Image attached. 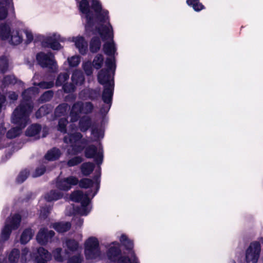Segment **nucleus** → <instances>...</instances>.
Wrapping results in <instances>:
<instances>
[{"mask_svg":"<svg viewBox=\"0 0 263 263\" xmlns=\"http://www.w3.org/2000/svg\"><path fill=\"white\" fill-rule=\"evenodd\" d=\"M83 93L86 95L89 99L92 100L97 99L100 96L99 90L91 89H84L81 92V95Z\"/></svg>","mask_w":263,"mask_h":263,"instance_id":"30","label":"nucleus"},{"mask_svg":"<svg viewBox=\"0 0 263 263\" xmlns=\"http://www.w3.org/2000/svg\"><path fill=\"white\" fill-rule=\"evenodd\" d=\"M74 220L78 227H81L83 223V219L80 217H76Z\"/></svg>","mask_w":263,"mask_h":263,"instance_id":"59","label":"nucleus"},{"mask_svg":"<svg viewBox=\"0 0 263 263\" xmlns=\"http://www.w3.org/2000/svg\"><path fill=\"white\" fill-rule=\"evenodd\" d=\"M52 227L57 231L63 233L70 229L71 223L69 222L55 223L52 224Z\"/></svg>","mask_w":263,"mask_h":263,"instance_id":"23","label":"nucleus"},{"mask_svg":"<svg viewBox=\"0 0 263 263\" xmlns=\"http://www.w3.org/2000/svg\"><path fill=\"white\" fill-rule=\"evenodd\" d=\"M101 42L99 37H93L90 42L89 49L91 52H97L100 49Z\"/></svg>","mask_w":263,"mask_h":263,"instance_id":"24","label":"nucleus"},{"mask_svg":"<svg viewBox=\"0 0 263 263\" xmlns=\"http://www.w3.org/2000/svg\"><path fill=\"white\" fill-rule=\"evenodd\" d=\"M92 136V141H97L102 139L104 137V133L102 130L98 128H93L91 130Z\"/></svg>","mask_w":263,"mask_h":263,"instance_id":"35","label":"nucleus"},{"mask_svg":"<svg viewBox=\"0 0 263 263\" xmlns=\"http://www.w3.org/2000/svg\"><path fill=\"white\" fill-rule=\"evenodd\" d=\"M67 61L70 67H76L80 62V57L78 55L72 56L68 58Z\"/></svg>","mask_w":263,"mask_h":263,"instance_id":"45","label":"nucleus"},{"mask_svg":"<svg viewBox=\"0 0 263 263\" xmlns=\"http://www.w3.org/2000/svg\"><path fill=\"white\" fill-rule=\"evenodd\" d=\"M91 125V120L88 117L82 118L79 121V128L82 132H86Z\"/></svg>","mask_w":263,"mask_h":263,"instance_id":"27","label":"nucleus"},{"mask_svg":"<svg viewBox=\"0 0 263 263\" xmlns=\"http://www.w3.org/2000/svg\"><path fill=\"white\" fill-rule=\"evenodd\" d=\"M33 84L34 86H38L40 88L42 89H49L53 87L54 83V81L52 80L49 82L42 81L39 83L33 82Z\"/></svg>","mask_w":263,"mask_h":263,"instance_id":"40","label":"nucleus"},{"mask_svg":"<svg viewBox=\"0 0 263 263\" xmlns=\"http://www.w3.org/2000/svg\"><path fill=\"white\" fill-rule=\"evenodd\" d=\"M29 174V171L25 169L21 171L16 178V181L21 183L23 182L28 177Z\"/></svg>","mask_w":263,"mask_h":263,"instance_id":"44","label":"nucleus"},{"mask_svg":"<svg viewBox=\"0 0 263 263\" xmlns=\"http://www.w3.org/2000/svg\"><path fill=\"white\" fill-rule=\"evenodd\" d=\"M21 220V217L17 214L7 219L5 227L2 231L0 237V246L8 239L12 230H15L18 228Z\"/></svg>","mask_w":263,"mask_h":263,"instance_id":"6","label":"nucleus"},{"mask_svg":"<svg viewBox=\"0 0 263 263\" xmlns=\"http://www.w3.org/2000/svg\"><path fill=\"white\" fill-rule=\"evenodd\" d=\"M61 248H57L52 252L53 257L57 261H62L63 260V258L61 255Z\"/></svg>","mask_w":263,"mask_h":263,"instance_id":"52","label":"nucleus"},{"mask_svg":"<svg viewBox=\"0 0 263 263\" xmlns=\"http://www.w3.org/2000/svg\"><path fill=\"white\" fill-rule=\"evenodd\" d=\"M79 181L77 177L70 176L67 178L58 179L57 181L56 186L58 189L63 191H68L72 185L78 184Z\"/></svg>","mask_w":263,"mask_h":263,"instance_id":"14","label":"nucleus"},{"mask_svg":"<svg viewBox=\"0 0 263 263\" xmlns=\"http://www.w3.org/2000/svg\"><path fill=\"white\" fill-rule=\"evenodd\" d=\"M105 66L106 69L101 70L98 74L99 82L104 85L102 97L106 105L100 109L102 114H105L109 111L111 104L114 89V77L116 70L114 58H107Z\"/></svg>","mask_w":263,"mask_h":263,"instance_id":"3","label":"nucleus"},{"mask_svg":"<svg viewBox=\"0 0 263 263\" xmlns=\"http://www.w3.org/2000/svg\"><path fill=\"white\" fill-rule=\"evenodd\" d=\"M117 263H138V261L134 252H132V259H129L127 257L121 256Z\"/></svg>","mask_w":263,"mask_h":263,"instance_id":"39","label":"nucleus"},{"mask_svg":"<svg viewBox=\"0 0 263 263\" xmlns=\"http://www.w3.org/2000/svg\"><path fill=\"white\" fill-rule=\"evenodd\" d=\"M113 246L109 248L107 252V256L111 261H115L117 256L120 253L119 243L116 242L112 243Z\"/></svg>","mask_w":263,"mask_h":263,"instance_id":"21","label":"nucleus"},{"mask_svg":"<svg viewBox=\"0 0 263 263\" xmlns=\"http://www.w3.org/2000/svg\"><path fill=\"white\" fill-rule=\"evenodd\" d=\"M66 245L70 251L76 250L78 248V243L73 239H69L66 241Z\"/></svg>","mask_w":263,"mask_h":263,"instance_id":"49","label":"nucleus"},{"mask_svg":"<svg viewBox=\"0 0 263 263\" xmlns=\"http://www.w3.org/2000/svg\"><path fill=\"white\" fill-rule=\"evenodd\" d=\"M39 93L38 88L32 87L25 90L22 93L23 99L20 105L13 111L11 122L16 125L7 133V137L14 138L21 133L29 121V116L32 111L33 105L31 101L33 96Z\"/></svg>","mask_w":263,"mask_h":263,"instance_id":"1","label":"nucleus"},{"mask_svg":"<svg viewBox=\"0 0 263 263\" xmlns=\"http://www.w3.org/2000/svg\"><path fill=\"white\" fill-rule=\"evenodd\" d=\"M36 60L42 67L48 68L53 72L57 71L58 65L55 61L54 55L51 52L47 53L42 52L37 53Z\"/></svg>","mask_w":263,"mask_h":263,"instance_id":"9","label":"nucleus"},{"mask_svg":"<svg viewBox=\"0 0 263 263\" xmlns=\"http://www.w3.org/2000/svg\"><path fill=\"white\" fill-rule=\"evenodd\" d=\"M49 212L48 210H47V212H46L45 209L43 208L41 211L40 216L42 218H45L47 217V215H48V214L49 213Z\"/></svg>","mask_w":263,"mask_h":263,"instance_id":"58","label":"nucleus"},{"mask_svg":"<svg viewBox=\"0 0 263 263\" xmlns=\"http://www.w3.org/2000/svg\"><path fill=\"white\" fill-rule=\"evenodd\" d=\"M52 110V107L48 105H45L41 106L35 113L36 118H41L47 114H48Z\"/></svg>","mask_w":263,"mask_h":263,"instance_id":"32","label":"nucleus"},{"mask_svg":"<svg viewBox=\"0 0 263 263\" xmlns=\"http://www.w3.org/2000/svg\"><path fill=\"white\" fill-rule=\"evenodd\" d=\"M83 260V257L80 254L74 255L70 257L67 263H82Z\"/></svg>","mask_w":263,"mask_h":263,"instance_id":"53","label":"nucleus"},{"mask_svg":"<svg viewBox=\"0 0 263 263\" xmlns=\"http://www.w3.org/2000/svg\"><path fill=\"white\" fill-rule=\"evenodd\" d=\"M36 76V74H35V75L34 76L33 79H34L35 78Z\"/></svg>","mask_w":263,"mask_h":263,"instance_id":"61","label":"nucleus"},{"mask_svg":"<svg viewBox=\"0 0 263 263\" xmlns=\"http://www.w3.org/2000/svg\"><path fill=\"white\" fill-rule=\"evenodd\" d=\"M34 232L31 229H26L23 232L21 237V242L25 244L28 242L32 238Z\"/></svg>","mask_w":263,"mask_h":263,"instance_id":"33","label":"nucleus"},{"mask_svg":"<svg viewBox=\"0 0 263 263\" xmlns=\"http://www.w3.org/2000/svg\"><path fill=\"white\" fill-rule=\"evenodd\" d=\"M95 164L91 162H85L82 164L81 170L82 173L84 176H88L93 171Z\"/></svg>","mask_w":263,"mask_h":263,"instance_id":"29","label":"nucleus"},{"mask_svg":"<svg viewBox=\"0 0 263 263\" xmlns=\"http://www.w3.org/2000/svg\"><path fill=\"white\" fill-rule=\"evenodd\" d=\"M11 6L13 11L14 10L13 0H0V20H5L8 16V9Z\"/></svg>","mask_w":263,"mask_h":263,"instance_id":"19","label":"nucleus"},{"mask_svg":"<svg viewBox=\"0 0 263 263\" xmlns=\"http://www.w3.org/2000/svg\"><path fill=\"white\" fill-rule=\"evenodd\" d=\"M89 194H83L82 191H77L73 192L71 196V200L75 202H81V206L78 210V212L81 215L86 216L90 211L89 206L90 199L88 197Z\"/></svg>","mask_w":263,"mask_h":263,"instance_id":"7","label":"nucleus"},{"mask_svg":"<svg viewBox=\"0 0 263 263\" xmlns=\"http://www.w3.org/2000/svg\"><path fill=\"white\" fill-rule=\"evenodd\" d=\"M68 40L75 43L76 48L78 49L79 52L81 54L84 55L86 53L87 51V43L85 41L83 37L79 36L71 38L69 37Z\"/></svg>","mask_w":263,"mask_h":263,"instance_id":"18","label":"nucleus"},{"mask_svg":"<svg viewBox=\"0 0 263 263\" xmlns=\"http://www.w3.org/2000/svg\"><path fill=\"white\" fill-rule=\"evenodd\" d=\"M63 194L59 191L51 190L50 192L47 193L45 196V199L49 202L57 200L61 198Z\"/></svg>","mask_w":263,"mask_h":263,"instance_id":"26","label":"nucleus"},{"mask_svg":"<svg viewBox=\"0 0 263 263\" xmlns=\"http://www.w3.org/2000/svg\"><path fill=\"white\" fill-rule=\"evenodd\" d=\"M20 257V251L18 249H13L9 255L8 259L11 263H16Z\"/></svg>","mask_w":263,"mask_h":263,"instance_id":"38","label":"nucleus"},{"mask_svg":"<svg viewBox=\"0 0 263 263\" xmlns=\"http://www.w3.org/2000/svg\"><path fill=\"white\" fill-rule=\"evenodd\" d=\"M261 251V246L259 242H251L246 252V259L247 263H257Z\"/></svg>","mask_w":263,"mask_h":263,"instance_id":"12","label":"nucleus"},{"mask_svg":"<svg viewBox=\"0 0 263 263\" xmlns=\"http://www.w3.org/2000/svg\"><path fill=\"white\" fill-rule=\"evenodd\" d=\"M82 138V135L80 133L68 134L64 138V143L68 144L67 153L69 155H76L81 152L83 147L80 144H85L87 141Z\"/></svg>","mask_w":263,"mask_h":263,"instance_id":"4","label":"nucleus"},{"mask_svg":"<svg viewBox=\"0 0 263 263\" xmlns=\"http://www.w3.org/2000/svg\"><path fill=\"white\" fill-rule=\"evenodd\" d=\"M38 256L36 259L37 263H47L51 258V254L43 247H40L37 249Z\"/></svg>","mask_w":263,"mask_h":263,"instance_id":"20","label":"nucleus"},{"mask_svg":"<svg viewBox=\"0 0 263 263\" xmlns=\"http://www.w3.org/2000/svg\"><path fill=\"white\" fill-rule=\"evenodd\" d=\"M69 108V106L67 103L60 104L55 109V114L59 117L64 116L67 114Z\"/></svg>","mask_w":263,"mask_h":263,"instance_id":"34","label":"nucleus"},{"mask_svg":"<svg viewBox=\"0 0 263 263\" xmlns=\"http://www.w3.org/2000/svg\"><path fill=\"white\" fill-rule=\"evenodd\" d=\"M83 68L85 73L88 76L91 74L92 73V64L89 61L83 63Z\"/></svg>","mask_w":263,"mask_h":263,"instance_id":"51","label":"nucleus"},{"mask_svg":"<svg viewBox=\"0 0 263 263\" xmlns=\"http://www.w3.org/2000/svg\"><path fill=\"white\" fill-rule=\"evenodd\" d=\"M61 154L59 149L53 148L49 151L45 156L46 159L50 161H53L58 159Z\"/></svg>","mask_w":263,"mask_h":263,"instance_id":"25","label":"nucleus"},{"mask_svg":"<svg viewBox=\"0 0 263 263\" xmlns=\"http://www.w3.org/2000/svg\"><path fill=\"white\" fill-rule=\"evenodd\" d=\"M60 35L57 34H53L52 36H47L43 42V45L45 47H50L53 50H59L61 48V46L59 42H63Z\"/></svg>","mask_w":263,"mask_h":263,"instance_id":"15","label":"nucleus"},{"mask_svg":"<svg viewBox=\"0 0 263 263\" xmlns=\"http://www.w3.org/2000/svg\"><path fill=\"white\" fill-rule=\"evenodd\" d=\"M69 75L67 72H61L57 77L55 81V86L57 87L63 86L69 79Z\"/></svg>","mask_w":263,"mask_h":263,"instance_id":"31","label":"nucleus"},{"mask_svg":"<svg viewBox=\"0 0 263 263\" xmlns=\"http://www.w3.org/2000/svg\"><path fill=\"white\" fill-rule=\"evenodd\" d=\"M16 78L13 76H7L4 78L2 83L6 86L9 84H14L16 83Z\"/></svg>","mask_w":263,"mask_h":263,"instance_id":"48","label":"nucleus"},{"mask_svg":"<svg viewBox=\"0 0 263 263\" xmlns=\"http://www.w3.org/2000/svg\"><path fill=\"white\" fill-rule=\"evenodd\" d=\"M8 98L11 100L15 101L17 99L18 95L13 91H10L9 92Z\"/></svg>","mask_w":263,"mask_h":263,"instance_id":"57","label":"nucleus"},{"mask_svg":"<svg viewBox=\"0 0 263 263\" xmlns=\"http://www.w3.org/2000/svg\"><path fill=\"white\" fill-rule=\"evenodd\" d=\"M25 33L27 38L26 42L27 44H29L33 40V37L32 33L28 30H26Z\"/></svg>","mask_w":263,"mask_h":263,"instance_id":"55","label":"nucleus"},{"mask_svg":"<svg viewBox=\"0 0 263 263\" xmlns=\"http://www.w3.org/2000/svg\"><path fill=\"white\" fill-rule=\"evenodd\" d=\"M85 157L87 158H94L95 161L99 165L103 162V149L100 143L97 146L90 145L87 146L85 151Z\"/></svg>","mask_w":263,"mask_h":263,"instance_id":"11","label":"nucleus"},{"mask_svg":"<svg viewBox=\"0 0 263 263\" xmlns=\"http://www.w3.org/2000/svg\"><path fill=\"white\" fill-rule=\"evenodd\" d=\"M79 8L80 11L85 15L86 18V28L88 30L91 27V20L93 19V15L90 11L89 5L87 0H81L79 2Z\"/></svg>","mask_w":263,"mask_h":263,"instance_id":"13","label":"nucleus"},{"mask_svg":"<svg viewBox=\"0 0 263 263\" xmlns=\"http://www.w3.org/2000/svg\"><path fill=\"white\" fill-rule=\"evenodd\" d=\"M76 85L72 82L70 83H65L63 85L62 88L65 93L73 92L76 90Z\"/></svg>","mask_w":263,"mask_h":263,"instance_id":"46","label":"nucleus"},{"mask_svg":"<svg viewBox=\"0 0 263 263\" xmlns=\"http://www.w3.org/2000/svg\"><path fill=\"white\" fill-rule=\"evenodd\" d=\"M42 129L41 126L38 124H34L29 126L26 132V135L30 137L38 135Z\"/></svg>","mask_w":263,"mask_h":263,"instance_id":"28","label":"nucleus"},{"mask_svg":"<svg viewBox=\"0 0 263 263\" xmlns=\"http://www.w3.org/2000/svg\"><path fill=\"white\" fill-rule=\"evenodd\" d=\"M120 240L127 250H131L133 248V242L129 240L126 235H122Z\"/></svg>","mask_w":263,"mask_h":263,"instance_id":"41","label":"nucleus"},{"mask_svg":"<svg viewBox=\"0 0 263 263\" xmlns=\"http://www.w3.org/2000/svg\"><path fill=\"white\" fill-rule=\"evenodd\" d=\"M91 8L95 11L97 18L99 21L98 26H95L94 29V23L91 20V27L87 31H92V34L98 33L103 40L110 39V42H106L103 45L104 52L109 56L114 55L116 49L115 44L112 40L113 33L112 28L108 22V12L102 9L101 4L99 0H91ZM85 29H86L85 28Z\"/></svg>","mask_w":263,"mask_h":263,"instance_id":"2","label":"nucleus"},{"mask_svg":"<svg viewBox=\"0 0 263 263\" xmlns=\"http://www.w3.org/2000/svg\"><path fill=\"white\" fill-rule=\"evenodd\" d=\"M54 235V232L53 231L43 228L39 231L36 236V240L40 244L45 245L51 241Z\"/></svg>","mask_w":263,"mask_h":263,"instance_id":"16","label":"nucleus"},{"mask_svg":"<svg viewBox=\"0 0 263 263\" xmlns=\"http://www.w3.org/2000/svg\"><path fill=\"white\" fill-rule=\"evenodd\" d=\"M68 123V121L65 118H61L59 121L58 130L61 132L65 133L66 132V126Z\"/></svg>","mask_w":263,"mask_h":263,"instance_id":"47","label":"nucleus"},{"mask_svg":"<svg viewBox=\"0 0 263 263\" xmlns=\"http://www.w3.org/2000/svg\"><path fill=\"white\" fill-rule=\"evenodd\" d=\"M103 61V56L101 54H98L92 61L93 67L97 69H100L102 66Z\"/></svg>","mask_w":263,"mask_h":263,"instance_id":"36","label":"nucleus"},{"mask_svg":"<svg viewBox=\"0 0 263 263\" xmlns=\"http://www.w3.org/2000/svg\"><path fill=\"white\" fill-rule=\"evenodd\" d=\"M72 82L76 85H82L84 81V77L82 72L80 70H74L71 76Z\"/></svg>","mask_w":263,"mask_h":263,"instance_id":"22","label":"nucleus"},{"mask_svg":"<svg viewBox=\"0 0 263 263\" xmlns=\"http://www.w3.org/2000/svg\"><path fill=\"white\" fill-rule=\"evenodd\" d=\"M93 109V105L90 102L77 101L71 107L70 112V120L72 122L77 121L81 114H88Z\"/></svg>","mask_w":263,"mask_h":263,"instance_id":"5","label":"nucleus"},{"mask_svg":"<svg viewBox=\"0 0 263 263\" xmlns=\"http://www.w3.org/2000/svg\"><path fill=\"white\" fill-rule=\"evenodd\" d=\"M8 59L5 56H2L0 58V73H4L8 69Z\"/></svg>","mask_w":263,"mask_h":263,"instance_id":"42","label":"nucleus"},{"mask_svg":"<svg viewBox=\"0 0 263 263\" xmlns=\"http://www.w3.org/2000/svg\"><path fill=\"white\" fill-rule=\"evenodd\" d=\"M45 171V168L43 166L37 168L35 172L32 174L33 178H36L42 175Z\"/></svg>","mask_w":263,"mask_h":263,"instance_id":"54","label":"nucleus"},{"mask_svg":"<svg viewBox=\"0 0 263 263\" xmlns=\"http://www.w3.org/2000/svg\"><path fill=\"white\" fill-rule=\"evenodd\" d=\"M85 254L87 260H92L100 257L99 242L95 237L89 238L85 243Z\"/></svg>","mask_w":263,"mask_h":263,"instance_id":"10","label":"nucleus"},{"mask_svg":"<svg viewBox=\"0 0 263 263\" xmlns=\"http://www.w3.org/2000/svg\"><path fill=\"white\" fill-rule=\"evenodd\" d=\"M6 132V129L4 127L3 125H0V138L2 136L4 135Z\"/></svg>","mask_w":263,"mask_h":263,"instance_id":"60","label":"nucleus"},{"mask_svg":"<svg viewBox=\"0 0 263 263\" xmlns=\"http://www.w3.org/2000/svg\"><path fill=\"white\" fill-rule=\"evenodd\" d=\"M53 96V91L52 90H48L45 91L40 98L41 102H48L50 101Z\"/></svg>","mask_w":263,"mask_h":263,"instance_id":"43","label":"nucleus"},{"mask_svg":"<svg viewBox=\"0 0 263 263\" xmlns=\"http://www.w3.org/2000/svg\"><path fill=\"white\" fill-rule=\"evenodd\" d=\"M82 160V157L76 156L68 160L67 164L69 167L74 166L80 164Z\"/></svg>","mask_w":263,"mask_h":263,"instance_id":"50","label":"nucleus"},{"mask_svg":"<svg viewBox=\"0 0 263 263\" xmlns=\"http://www.w3.org/2000/svg\"><path fill=\"white\" fill-rule=\"evenodd\" d=\"M0 36L3 40L9 39V43L14 45L20 44L23 41V37L18 31L13 30L11 31L9 26L6 24L0 25Z\"/></svg>","mask_w":263,"mask_h":263,"instance_id":"8","label":"nucleus"},{"mask_svg":"<svg viewBox=\"0 0 263 263\" xmlns=\"http://www.w3.org/2000/svg\"><path fill=\"white\" fill-rule=\"evenodd\" d=\"M99 173L98 175L95 176L93 178L94 182L90 179L88 178H84L81 179L79 182V185L82 188L87 189L90 187H92L93 184L97 187V191H98L99 189V185L100 183V167L99 166ZM97 191H96L92 195V197L95 195L97 193Z\"/></svg>","mask_w":263,"mask_h":263,"instance_id":"17","label":"nucleus"},{"mask_svg":"<svg viewBox=\"0 0 263 263\" xmlns=\"http://www.w3.org/2000/svg\"><path fill=\"white\" fill-rule=\"evenodd\" d=\"M186 3L196 11H200L204 8L203 5L199 2V0H187Z\"/></svg>","mask_w":263,"mask_h":263,"instance_id":"37","label":"nucleus"},{"mask_svg":"<svg viewBox=\"0 0 263 263\" xmlns=\"http://www.w3.org/2000/svg\"><path fill=\"white\" fill-rule=\"evenodd\" d=\"M28 250L26 248L22 250L21 256V262L22 263H25L26 262V255L28 254Z\"/></svg>","mask_w":263,"mask_h":263,"instance_id":"56","label":"nucleus"},{"mask_svg":"<svg viewBox=\"0 0 263 263\" xmlns=\"http://www.w3.org/2000/svg\"><path fill=\"white\" fill-rule=\"evenodd\" d=\"M233 263H236L234 261H233Z\"/></svg>","mask_w":263,"mask_h":263,"instance_id":"62","label":"nucleus"}]
</instances>
